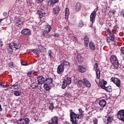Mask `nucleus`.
<instances>
[{
  "instance_id": "49",
  "label": "nucleus",
  "mask_w": 124,
  "mask_h": 124,
  "mask_svg": "<svg viewBox=\"0 0 124 124\" xmlns=\"http://www.w3.org/2000/svg\"><path fill=\"white\" fill-rule=\"evenodd\" d=\"M121 15L124 17V10H122L120 12Z\"/></svg>"
},
{
  "instance_id": "45",
  "label": "nucleus",
  "mask_w": 124,
  "mask_h": 124,
  "mask_svg": "<svg viewBox=\"0 0 124 124\" xmlns=\"http://www.w3.org/2000/svg\"><path fill=\"white\" fill-rule=\"evenodd\" d=\"M13 89H17L18 88V86L17 85L14 84L13 85Z\"/></svg>"
},
{
  "instance_id": "29",
  "label": "nucleus",
  "mask_w": 124,
  "mask_h": 124,
  "mask_svg": "<svg viewBox=\"0 0 124 124\" xmlns=\"http://www.w3.org/2000/svg\"><path fill=\"white\" fill-rule=\"evenodd\" d=\"M52 85L48 84H45L44 85V87L47 90H50Z\"/></svg>"
},
{
  "instance_id": "36",
  "label": "nucleus",
  "mask_w": 124,
  "mask_h": 124,
  "mask_svg": "<svg viewBox=\"0 0 124 124\" xmlns=\"http://www.w3.org/2000/svg\"><path fill=\"white\" fill-rule=\"evenodd\" d=\"M15 95L16 96H18L20 95L21 93V91L16 90L14 93Z\"/></svg>"
},
{
  "instance_id": "58",
  "label": "nucleus",
  "mask_w": 124,
  "mask_h": 124,
  "mask_svg": "<svg viewBox=\"0 0 124 124\" xmlns=\"http://www.w3.org/2000/svg\"><path fill=\"white\" fill-rule=\"evenodd\" d=\"M32 49H30V50H27V52H28V53H30L31 52H32Z\"/></svg>"
},
{
  "instance_id": "18",
  "label": "nucleus",
  "mask_w": 124,
  "mask_h": 124,
  "mask_svg": "<svg viewBox=\"0 0 124 124\" xmlns=\"http://www.w3.org/2000/svg\"><path fill=\"white\" fill-rule=\"evenodd\" d=\"M84 45L86 47L88 46L89 40L88 37L87 36H85L84 38Z\"/></svg>"
},
{
  "instance_id": "63",
  "label": "nucleus",
  "mask_w": 124,
  "mask_h": 124,
  "mask_svg": "<svg viewBox=\"0 0 124 124\" xmlns=\"http://www.w3.org/2000/svg\"><path fill=\"white\" fill-rule=\"evenodd\" d=\"M20 0H16V3H17Z\"/></svg>"
},
{
  "instance_id": "40",
  "label": "nucleus",
  "mask_w": 124,
  "mask_h": 124,
  "mask_svg": "<svg viewBox=\"0 0 124 124\" xmlns=\"http://www.w3.org/2000/svg\"><path fill=\"white\" fill-rule=\"evenodd\" d=\"M85 23H84L83 22V21H80V22L79 23V27H82L83 26H85Z\"/></svg>"
},
{
  "instance_id": "22",
  "label": "nucleus",
  "mask_w": 124,
  "mask_h": 124,
  "mask_svg": "<svg viewBox=\"0 0 124 124\" xmlns=\"http://www.w3.org/2000/svg\"><path fill=\"white\" fill-rule=\"evenodd\" d=\"M64 81L66 84L69 85L71 83V78L70 77H67L66 79Z\"/></svg>"
},
{
  "instance_id": "25",
  "label": "nucleus",
  "mask_w": 124,
  "mask_h": 124,
  "mask_svg": "<svg viewBox=\"0 0 124 124\" xmlns=\"http://www.w3.org/2000/svg\"><path fill=\"white\" fill-rule=\"evenodd\" d=\"M78 69L79 71L82 73L84 72L86 70V69L85 68L81 65L79 66Z\"/></svg>"
},
{
  "instance_id": "60",
  "label": "nucleus",
  "mask_w": 124,
  "mask_h": 124,
  "mask_svg": "<svg viewBox=\"0 0 124 124\" xmlns=\"http://www.w3.org/2000/svg\"><path fill=\"white\" fill-rule=\"evenodd\" d=\"M11 87H10L11 89V90H13V85H11Z\"/></svg>"
},
{
  "instance_id": "38",
  "label": "nucleus",
  "mask_w": 124,
  "mask_h": 124,
  "mask_svg": "<svg viewBox=\"0 0 124 124\" xmlns=\"http://www.w3.org/2000/svg\"><path fill=\"white\" fill-rule=\"evenodd\" d=\"M113 66L114 68L116 69H118V68L119 65L118 62L113 63Z\"/></svg>"
},
{
  "instance_id": "19",
  "label": "nucleus",
  "mask_w": 124,
  "mask_h": 124,
  "mask_svg": "<svg viewBox=\"0 0 124 124\" xmlns=\"http://www.w3.org/2000/svg\"><path fill=\"white\" fill-rule=\"evenodd\" d=\"M106 101L104 100L100 101L99 103V105L101 107H104L106 105Z\"/></svg>"
},
{
  "instance_id": "15",
  "label": "nucleus",
  "mask_w": 124,
  "mask_h": 124,
  "mask_svg": "<svg viewBox=\"0 0 124 124\" xmlns=\"http://www.w3.org/2000/svg\"><path fill=\"white\" fill-rule=\"evenodd\" d=\"M59 0H49L48 1V5L51 6H53L54 4L57 3Z\"/></svg>"
},
{
  "instance_id": "35",
  "label": "nucleus",
  "mask_w": 124,
  "mask_h": 124,
  "mask_svg": "<svg viewBox=\"0 0 124 124\" xmlns=\"http://www.w3.org/2000/svg\"><path fill=\"white\" fill-rule=\"evenodd\" d=\"M78 85L80 86L83 87L84 85L83 81L81 80H79L78 82Z\"/></svg>"
},
{
  "instance_id": "1",
  "label": "nucleus",
  "mask_w": 124,
  "mask_h": 124,
  "mask_svg": "<svg viewBox=\"0 0 124 124\" xmlns=\"http://www.w3.org/2000/svg\"><path fill=\"white\" fill-rule=\"evenodd\" d=\"M51 26L50 25L47 24L45 26L44 32L41 35L42 36H47L48 33L51 30Z\"/></svg>"
},
{
  "instance_id": "23",
  "label": "nucleus",
  "mask_w": 124,
  "mask_h": 124,
  "mask_svg": "<svg viewBox=\"0 0 124 124\" xmlns=\"http://www.w3.org/2000/svg\"><path fill=\"white\" fill-rule=\"evenodd\" d=\"M114 35V34L112 33L107 34L108 37L112 41H113L114 40L115 38Z\"/></svg>"
},
{
  "instance_id": "28",
  "label": "nucleus",
  "mask_w": 124,
  "mask_h": 124,
  "mask_svg": "<svg viewBox=\"0 0 124 124\" xmlns=\"http://www.w3.org/2000/svg\"><path fill=\"white\" fill-rule=\"evenodd\" d=\"M77 60L79 62H81L83 61V58L80 54H78L77 56Z\"/></svg>"
},
{
  "instance_id": "54",
  "label": "nucleus",
  "mask_w": 124,
  "mask_h": 124,
  "mask_svg": "<svg viewBox=\"0 0 124 124\" xmlns=\"http://www.w3.org/2000/svg\"><path fill=\"white\" fill-rule=\"evenodd\" d=\"M3 15L5 17L7 16V13L6 12H4L3 13Z\"/></svg>"
},
{
  "instance_id": "51",
  "label": "nucleus",
  "mask_w": 124,
  "mask_h": 124,
  "mask_svg": "<svg viewBox=\"0 0 124 124\" xmlns=\"http://www.w3.org/2000/svg\"><path fill=\"white\" fill-rule=\"evenodd\" d=\"M93 124H97L98 120L97 119H94L93 121Z\"/></svg>"
},
{
  "instance_id": "13",
  "label": "nucleus",
  "mask_w": 124,
  "mask_h": 124,
  "mask_svg": "<svg viewBox=\"0 0 124 124\" xmlns=\"http://www.w3.org/2000/svg\"><path fill=\"white\" fill-rule=\"evenodd\" d=\"M110 60L112 63L118 62L116 57L115 55H112L111 56L110 58Z\"/></svg>"
},
{
  "instance_id": "8",
  "label": "nucleus",
  "mask_w": 124,
  "mask_h": 124,
  "mask_svg": "<svg viewBox=\"0 0 124 124\" xmlns=\"http://www.w3.org/2000/svg\"><path fill=\"white\" fill-rule=\"evenodd\" d=\"M37 14L39 16V18H41L45 16L46 13L42 9H41L40 10H39Z\"/></svg>"
},
{
  "instance_id": "34",
  "label": "nucleus",
  "mask_w": 124,
  "mask_h": 124,
  "mask_svg": "<svg viewBox=\"0 0 124 124\" xmlns=\"http://www.w3.org/2000/svg\"><path fill=\"white\" fill-rule=\"evenodd\" d=\"M107 83V81H103L101 83V88L103 89V87H105V85Z\"/></svg>"
},
{
  "instance_id": "12",
  "label": "nucleus",
  "mask_w": 124,
  "mask_h": 124,
  "mask_svg": "<svg viewBox=\"0 0 124 124\" xmlns=\"http://www.w3.org/2000/svg\"><path fill=\"white\" fill-rule=\"evenodd\" d=\"M52 120L51 123H49L48 124H58V118L57 117H54L52 118Z\"/></svg>"
},
{
  "instance_id": "27",
  "label": "nucleus",
  "mask_w": 124,
  "mask_h": 124,
  "mask_svg": "<svg viewBox=\"0 0 124 124\" xmlns=\"http://www.w3.org/2000/svg\"><path fill=\"white\" fill-rule=\"evenodd\" d=\"M81 8V4L79 3H77L76 5V10L77 11H79Z\"/></svg>"
},
{
  "instance_id": "64",
  "label": "nucleus",
  "mask_w": 124,
  "mask_h": 124,
  "mask_svg": "<svg viewBox=\"0 0 124 124\" xmlns=\"http://www.w3.org/2000/svg\"><path fill=\"white\" fill-rule=\"evenodd\" d=\"M7 90H11V89L10 88V87L9 88H8L7 89Z\"/></svg>"
},
{
  "instance_id": "41",
  "label": "nucleus",
  "mask_w": 124,
  "mask_h": 124,
  "mask_svg": "<svg viewBox=\"0 0 124 124\" xmlns=\"http://www.w3.org/2000/svg\"><path fill=\"white\" fill-rule=\"evenodd\" d=\"M52 51L51 50L48 51V54L49 56L50 57V59L51 60L53 58V56L52 55Z\"/></svg>"
},
{
  "instance_id": "20",
  "label": "nucleus",
  "mask_w": 124,
  "mask_h": 124,
  "mask_svg": "<svg viewBox=\"0 0 124 124\" xmlns=\"http://www.w3.org/2000/svg\"><path fill=\"white\" fill-rule=\"evenodd\" d=\"M53 12L55 14H57L59 13L60 9L58 6H56L53 8Z\"/></svg>"
},
{
  "instance_id": "11",
  "label": "nucleus",
  "mask_w": 124,
  "mask_h": 124,
  "mask_svg": "<svg viewBox=\"0 0 124 124\" xmlns=\"http://www.w3.org/2000/svg\"><path fill=\"white\" fill-rule=\"evenodd\" d=\"M20 121V124H26V123L28 124L29 122V120L27 118H26L24 119H21L19 120Z\"/></svg>"
},
{
  "instance_id": "16",
  "label": "nucleus",
  "mask_w": 124,
  "mask_h": 124,
  "mask_svg": "<svg viewBox=\"0 0 124 124\" xmlns=\"http://www.w3.org/2000/svg\"><path fill=\"white\" fill-rule=\"evenodd\" d=\"M70 121L72 122V124H77V121H78L77 118L78 119L79 117H70Z\"/></svg>"
},
{
  "instance_id": "32",
  "label": "nucleus",
  "mask_w": 124,
  "mask_h": 124,
  "mask_svg": "<svg viewBox=\"0 0 124 124\" xmlns=\"http://www.w3.org/2000/svg\"><path fill=\"white\" fill-rule=\"evenodd\" d=\"M104 89L106 90V91L108 92H111L112 90L111 87V86H108L107 87H103Z\"/></svg>"
},
{
  "instance_id": "10",
  "label": "nucleus",
  "mask_w": 124,
  "mask_h": 124,
  "mask_svg": "<svg viewBox=\"0 0 124 124\" xmlns=\"http://www.w3.org/2000/svg\"><path fill=\"white\" fill-rule=\"evenodd\" d=\"M16 23L15 26L19 27H21V25L23 24L22 22L21 21L19 18L18 17L16 19Z\"/></svg>"
},
{
  "instance_id": "50",
  "label": "nucleus",
  "mask_w": 124,
  "mask_h": 124,
  "mask_svg": "<svg viewBox=\"0 0 124 124\" xmlns=\"http://www.w3.org/2000/svg\"><path fill=\"white\" fill-rule=\"evenodd\" d=\"M21 65H24V66H26L27 65V63L25 62H21Z\"/></svg>"
},
{
  "instance_id": "24",
  "label": "nucleus",
  "mask_w": 124,
  "mask_h": 124,
  "mask_svg": "<svg viewBox=\"0 0 124 124\" xmlns=\"http://www.w3.org/2000/svg\"><path fill=\"white\" fill-rule=\"evenodd\" d=\"M117 116H124V110H121L117 113Z\"/></svg>"
},
{
  "instance_id": "17",
  "label": "nucleus",
  "mask_w": 124,
  "mask_h": 124,
  "mask_svg": "<svg viewBox=\"0 0 124 124\" xmlns=\"http://www.w3.org/2000/svg\"><path fill=\"white\" fill-rule=\"evenodd\" d=\"M83 80L84 82V84H85L86 86L88 87H90L91 84L87 79L85 78H84L83 79Z\"/></svg>"
},
{
  "instance_id": "37",
  "label": "nucleus",
  "mask_w": 124,
  "mask_h": 124,
  "mask_svg": "<svg viewBox=\"0 0 124 124\" xmlns=\"http://www.w3.org/2000/svg\"><path fill=\"white\" fill-rule=\"evenodd\" d=\"M34 73L33 71L32 70L29 71L27 73L28 76L30 77H32L33 75V74Z\"/></svg>"
},
{
  "instance_id": "4",
  "label": "nucleus",
  "mask_w": 124,
  "mask_h": 124,
  "mask_svg": "<svg viewBox=\"0 0 124 124\" xmlns=\"http://www.w3.org/2000/svg\"><path fill=\"white\" fill-rule=\"evenodd\" d=\"M98 66V64L97 63H96L94 65L93 70L96 71V78L98 79H99L100 77V72L99 70H97V68Z\"/></svg>"
},
{
  "instance_id": "3",
  "label": "nucleus",
  "mask_w": 124,
  "mask_h": 124,
  "mask_svg": "<svg viewBox=\"0 0 124 124\" xmlns=\"http://www.w3.org/2000/svg\"><path fill=\"white\" fill-rule=\"evenodd\" d=\"M21 45L18 43H10L9 45L10 49L11 50V52L12 51L13 49L15 48L16 49H19Z\"/></svg>"
},
{
  "instance_id": "56",
  "label": "nucleus",
  "mask_w": 124,
  "mask_h": 124,
  "mask_svg": "<svg viewBox=\"0 0 124 124\" xmlns=\"http://www.w3.org/2000/svg\"><path fill=\"white\" fill-rule=\"evenodd\" d=\"M9 47H10L9 46ZM10 47H9V48L8 49V52L9 53L11 54L13 50H12V51L11 52V50L10 49Z\"/></svg>"
},
{
  "instance_id": "59",
  "label": "nucleus",
  "mask_w": 124,
  "mask_h": 124,
  "mask_svg": "<svg viewBox=\"0 0 124 124\" xmlns=\"http://www.w3.org/2000/svg\"><path fill=\"white\" fill-rule=\"evenodd\" d=\"M38 1V2H42L44 0H37Z\"/></svg>"
},
{
  "instance_id": "62",
  "label": "nucleus",
  "mask_w": 124,
  "mask_h": 124,
  "mask_svg": "<svg viewBox=\"0 0 124 124\" xmlns=\"http://www.w3.org/2000/svg\"><path fill=\"white\" fill-rule=\"evenodd\" d=\"M110 112H108V113L107 115L108 116H110Z\"/></svg>"
},
{
  "instance_id": "21",
  "label": "nucleus",
  "mask_w": 124,
  "mask_h": 124,
  "mask_svg": "<svg viewBox=\"0 0 124 124\" xmlns=\"http://www.w3.org/2000/svg\"><path fill=\"white\" fill-rule=\"evenodd\" d=\"M89 46L90 49L92 50H94L95 49V46L93 42H90L89 43Z\"/></svg>"
},
{
  "instance_id": "9",
  "label": "nucleus",
  "mask_w": 124,
  "mask_h": 124,
  "mask_svg": "<svg viewBox=\"0 0 124 124\" xmlns=\"http://www.w3.org/2000/svg\"><path fill=\"white\" fill-rule=\"evenodd\" d=\"M38 83L39 85L42 84L45 82V78L42 76H39L37 78Z\"/></svg>"
},
{
  "instance_id": "53",
  "label": "nucleus",
  "mask_w": 124,
  "mask_h": 124,
  "mask_svg": "<svg viewBox=\"0 0 124 124\" xmlns=\"http://www.w3.org/2000/svg\"><path fill=\"white\" fill-rule=\"evenodd\" d=\"M2 42L1 39H0V47L3 46Z\"/></svg>"
},
{
  "instance_id": "47",
  "label": "nucleus",
  "mask_w": 124,
  "mask_h": 124,
  "mask_svg": "<svg viewBox=\"0 0 124 124\" xmlns=\"http://www.w3.org/2000/svg\"><path fill=\"white\" fill-rule=\"evenodd\" d=\"M121 52V53L124 55V47H121L120 49Z\"/></svg>"
},
{
  "instance_id": "57",
  "label": "nucleus",
  "mask_w": 124,
  "mask_h": 124,
  "mask_svg": "<svg viewBox=\"0 0 124 124\" xmlns=\"http://www.w3.org/2000/svg\"><path fill=\"white\" fill-rule=\"evenodd\" d=\"M63 124H70L69 122L65 121Z\"/></svg>"
},
{
  "instance_id": "55",
  "label": "nucleus",
  "mask_w": 124,
  "mask_h": 124,
  "mask_svg": "<svg viewBox=\"0 0 124 124\" xmlns=\"http://www.w3.org/2000/svg\"><path fill=\"white\" fill-rule=\"evenodd\" d=\"M54 37H58L59 36V35L57 33L55 34L54 35Z\"/></svg>"
},
{
  "instance_id": "2",
  "label": "nucleus",
  "mask_w": 124,
  "mask_h": 124,
  "mask_svg": "<svg viewBox=\"0 0 124 124\" xmlns=\"http://www.w3.org/2000/svg\"><path fill=\"white\" fill-rule=\"evenodd\" d=\"M110 80L116 85L117 87L119 88L121 87V82L119 79L113 77L111 78Z\"/></svg>"
},
{
  "instance_id": "48",
  "label": "nucleus",
  "mask_w": 124,
  "mask_h": 124,
  "mask_svg": "<svg viewBox=\"0 0 124 124\" xmlns=\"http://www.w3.org/2000/svg\"><path fill=\"white\" fill-rule=\"evenodd\" d=\"M118 118L122 121H124V117H117Z\"/></svg>"
},
{
  "instance_id": "46",
  "label": "nucleus",
  "mask_w": 124,
  "mask_h": 124,
  "mask_svg": "<svg viewBox=\"0 0 124 124\" xmlns=\"http://www.w3.org/2000/svg\"><path fill=\"white\" fill-rule=\"evenodd\" d=\"M32 51L34 54H38L39 52V50L37 49H34L32 50Z\"/></svg>"
},
{
  "instance_id": "30",
  "label": "nucleus",
  "mask_w": 124,
  "mask_h": 124,
  "mask_svg": "<svg viewBox=\"0 0 124 124\" xmlns=\"http://www.w3.org/2000/svg\"><path fill=\"white\" fill-rule=\"evenodd\" d=\"M70 12L69 11V9L68 8H66L65 10V16L66 19H68V16Z\"/></svg>"
},
{
  "instance_id": "14",
  "label": "nucleus",
  "mask_w": 124,
  "mask_h": 124,
  "mask_svg": "<svg viewBox=\"0 0 124 124\" xmlns=\"http://www.w3.org/2000/svg\"><path fill=\"white\" fill-rule=\"evenodd\" d=\"M53 80L52 78H47L45 79V83L46 84L52 85V82Z\"/></svg>"
},
{
  "instance_id": "5",
  "label": "nucleus",
  "mask_w": 124,
  "mask_h": 124,
  "mask_svg": "<svg viewBox=\"0 0 124 124\" xmlns=\"http://www.w3.org/2000/svg\"><path fill=\"white\" fill-rule=\"evenodd\" d=\"M21 33L23 35L26 36H29L31 34V31L30 29L26 28L23 29Z\"/></svg>"
},
{
  "instance_id": "52",
  "label": "nucleus",
  "mask_w": 124,
  "mask_h": 124,
  "mask_svg": "<svg viewBox=\"0 0 124 124\" xmlns=\"http://www.w3.org/2000/svg\"><path fill=\"white\" fill-rule=\"evenodd\" d=\"M107 31L108 33V34H110L112 33V32L110 31L109 29H108L107 30Z\"/></svg>"
},
{
  "instance_id": "43",
  "label": "nucleus",
  "mask_w": 124,
  "mask_h": 124,
  "mask_svg": "<svg viewBox=\"0 0 124 124\" xmlns=\"http://www.w3.org/2000/svg\"><path fill=\"white\" fill-rule=\"evenodd\" d=\"M67 84H66L65 81H63V84L62 85V88L63 89H64L66 87Z\"/></svg>"
},
{
  "instance_id": "7",
  "label": "nucleus",
  "mask_w": 124,
  "mask_h": 124,
  "mask_svg": "<svg viewBox=\"0 0 124 124\" xmlns=\"http://www.w3.org/2000/svg\"><path fill=\"white\" fill-rule=\"evenodd\" d=\"M64 68L63 65L61 64L58 66V67L57 72L58 74H61L63 72Z\"/></svg>"
},
{
  "instance_id": "31",
  "label": "nucleus",
  "mask_w": 124,
  "mask_h": 124,
  "mask_svg": "<svg viewBox=\"0 0 124 124\" xmlns=\"http://www.w3.org/2000/svg\"><path fill=\"white\" fill-rule=\"evenodd\" d=\"M78 111H79L78 114L76 115V116H81L83 115V113L84 111H83L81 108H79Z\"/></svg>"
},
{
  "instance_id": "44",
  "label": "nucleus",
  "mask_w": 124,
  "mask_h": 124,
  "mask_svg": "<svg viewBox=\"0 0 124 124\" xmlns=\"http://www.w3.org/2000/svg\"><path fill=\"white\" fill-rule=\"evenodd\" d=\"M112 119L111 117H108V118H107V120L108 123H110L112 121Z\"/></svg>"
},
{
  "instance_id": "42",
  "label": "nucleus",
  "mask_w": 124,
  "mask_h": 124,
  "mask_svg": "<svg viewBox=\"0 0 124 124\" xmlns=\"http://www.w3.org/2000/svg\"><path fill=\"white\" fill-rule=\"evenodd\" d=\"M54 108V106L53 104V103L50 104L49 106V110H51V111H52V110Z\"/></svg>"
},
{
  "instance_id": "33",
  "label": "nucleus",
  "mask_w": 124,
  "mask_h": 124,
  "mask_svg": "<svg viewBox=\"0 0 124 124\" xmlns=\"http://www.w3.org/2000/svg\"><path fill=\"white\" fill-rule=\"evenodd\" d=\"M31 86L33 88H36L38 87V84L37 83L34 82L31 84Z\"/></svg>"
},
{
  "instance_id": "61",
  "label": "nucleus",
  "mask_w": 124,
  "mask_h": 124,
  "mask_svg": "<svg viewBox=\"0 0 124 124\" xmlns=\"http://www.w3.org/2000/svg\"><path fill=\"white\" fill-rule=\"evenodd\" d=\"M65 29H66L67 30H68V27L67 26H66L65 27Z\"/></svg>"
},
{
  "instance_id": "6",
  "label": "nucleus",
  "mask_w": 124,
  "mask_h": 124,
  "mask_svg": "<svg viewBox=\"0 0 124 124\" xmlns=\"http://www.w3.org/2000/svg\"><path fill=\"white\" fill-rule=\"evenodd\" d=\"M96 12L94 11L91 13L90 16V21L93 23L94 22L96 15Z\"/></svg>"
},
{
  "instance_id": "26",
  "label": "nucleus",
  "mask_w": 124,
  "mask_h": 124,
  "mask_svg": "<svg viewBox=\"0 0 124 124\" xmlns=\"http://www.w3.org/2000/svg\"><path fill=\"white\" fill-rule=\"evenodd\" d=\"M62 65L63 64V65L64 66H69V63L67 61H61Z\"/></svg>"
},
{
  "instance_id": "39",
  "label": "nucleus",
  "mask_w": 124,
  "mask_h": 124,
  "mask_svg": "<svg viewBox=\"0 0 124 124\" xmlns=\"http://www.w3.org/2000/svg\"><path fill=\"white\" fill-rule=\"evenodd\" d=\"M70 116H76V115L75 113H74L72 109H70Z\"/></svg>"
}]
</instances>
